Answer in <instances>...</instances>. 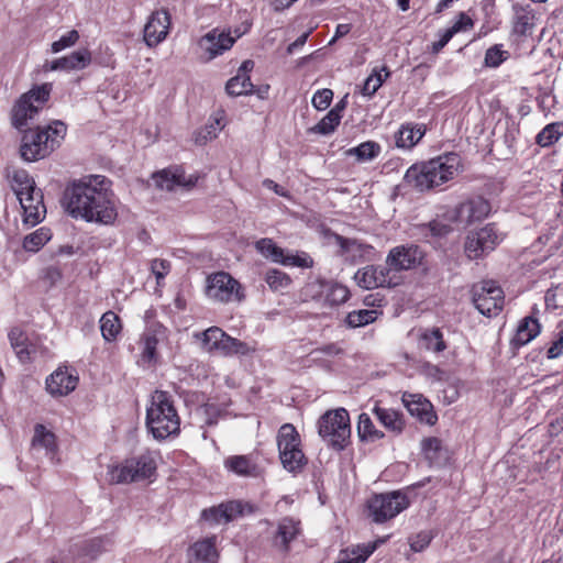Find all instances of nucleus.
Segmentation results:
<instances>
[{
  "instance_id": "6e6552de",
  "label": "nucleus",
  "mask_w": 563,
  "mask_h": 563,
  "mask_svg": "<svg viewBox=\"0 0 563 563\" xmlns=\"http://www.w3.org/2000/svg\"><path fill=\"white\" fill-rule=\"evenodd\" d=\"M409 504L408 496L400 490L376 494L367 500L368 516L373 521L383 523L396 517Z\"/></svg>"
},
{
  "instance_id": "412c9836",
  "label": "nucleus",
  "mask_w": 563,
  "mask_h": 563,
  "mask_svg": "<svg viewBox=\"0 0 563 563\" xmlns=\"http://www.w3.org/2000/svg\"><path fill=\"white\" fill-rule=\"evenodd\" d=\"M244 505L238 500H231L220 504L219 506L203 509L201 512L202 519L213 522H229L238 516L243 515Z\"/></svg>"
},
{
  "instance_id": "58836bf2",
  "label": "nucleus",
  "mask_w": 563,
  "mask_h": 563,
  "mask_svg": "<svg viewBox=\"0 0 563 563\" xmlns=\"http://www.w3.org/2000/svg\"><path fill=\"white\" fill-rule=\"evenodd\" d=\"M225 332L218 327H211L200 334H196L201 339L202 349L209 353H214L219 347Z\"/></svg>"
},
{
  "instance_id": "4c0bfd02",
  "label": "nucleus",
  "mask_w": 563,
  "mask_h": 563,
  "mask_svg": "<svg viewBox=\"0 0 563 563\" xmlns=\"http://www.w3.org/2000/svg\"><path fill=\"white\" fill-rule=\"evenodd\" d=\"M380 153V145L374 141H366L356 147L346 151L349 156H355L358 162H367L376 158Z\"/></svg>"
},
{
  "instance_id": "1a4fd4ad",
  "label": "nucleus",
  "mask_w": 563,
  "mask_h": 563,
  "mask_svg": "<svg viewBox=\"0 0 563 563\" xmlns=\"http://www.w3.org/2000/svg\"><path fill=\"white\" fill-rule=\"evenodd\" d=\"M472 301L476 309L486 317L497 316L505 301L501 287L494 280H482L472 286Z\"/></svg>"
},
{
  "instance_id": "de8ad7c7",
  "label": "nucleus",
  "mask_w": 563,
  "mask_h": 563,
  "mask_svg": "<svg viewBox=\"0 0 563 563\" xmlns=\"http://www.w3.org/2000/svg\"><path fill=\"white\" fill-rule=\"evenodd\" d=\"M32 443L34 446H42L48 451H53L56 446L54 433L47 431L42 424H37L35 427V434Z\"/></svg>"
},
{
  "instance_id": "09e8293b",
  "label": "nucleus",
  "mask_w": 563,
  "mask_h": 563,
  "mask_svg": "<svg viewBox=\"0 0 563 563\" xmlns=\"http://www.w3.org/2000/svg\"><path fill=\"white\" fill-rule=\"evenodd\" d=\"M349 289L345 286L338 283L330 284L325 294V300L333 306L344 303L349 299Z\"/></svg>"
},
{
  "instance_id": "39448f33",
  "label": "nucleus",
  "mask_w": 563,
  "mask_h": 563,
  "mask_svg": "<svg viewBox=\"0 0 563 563\" xmlns=\"http://www.w3.org/2000/svg\"><path fill=\"white\" fill-rule=\"evenodd\" d=\"M318 433L324 442L336 451L344 450L351 438V424L347 410L338 408L328 410L318 420Z\"/></svg>"
},
{
  "instance_id": "f8f14e48",
  "label": "nucleus",
  "mask_w": 563,
  "mask_h": 563,
  "mask_svg": "<svg viewBox=\"0 0 563 563\" xmlns=\"http://www.w3.org/2000/svg\"><path fill=\"white\" fill-rule=\"evenodd\" d=\"M240 284L228 273L218 272L207 279L206 295L219 302H229L239 297Z\"/></svg>"
},
{
  "instance_id": "680f3d73",
  "label": "nucleus",
  "mask_w": 563,
  "mask_h": 563,
  "mask_svg": "<svg viewBox=\"0 0 563 563\" xmlns=\"http://www.w3.org/2000/svg\"><path fill=\"white\" fill-rule=\"evenodd\" d=\"M472 26H473L472 19L467 14H465L464 12H461L459 14L457 21L448 30L450 32H452V34L454 35L457 32L463 31V30H468Z\"/></svg>"
},
{
  "instance_id": "20e7f679",
  "label": "nucleus",
  "mask_w": 563,
  "mask_h": 563,
  "mask_svg": "<svg viewBox=\"0 0 563 563\" xmlns=\"http://www.w3.org/2000/svg\"><path fill=\"white\" fill-rule=\"evenodd\" d=\"M146 426L153 437L164 440L179 431L180 420L167 391L155 390L146 412Z\"/></svg>"
},
{
  "instance_id": "6ab92c4d",
  "label": "nucleus",
  "mask_w": 563,
  "mask_h": 563,
  "mask_svg": "<svg viewBox=\"0 0 563 563\" xmlns=\"http://www.w3.org/2000/svg\"><path fill=\"white\" fill-rule=\"evenodd\" d=\"M301 532L300 521L291 517H284L277 523V529L272 538L275 549L282 553H288L290 543Z\"/></svg>"
},
{
  "instance_id": "e433bc0d",
  "label": "nucleus",
  "mask_w": 563,
  "mask_h": 563,
  "mask_svg": "<svg viewBox=\"0 0 563 563\" xmlns=\"http://www.w3.org/2000/svg\"><path fill=\"white\" fill-rule=\"evenodd\" d=\"M51 240L49 229L40 228L23 239L22 246L26 252L36 253Z\"/></svg>"
},
{
  "instance_id": "423d86ee",
  "label": "nucleus",
  "mask_w": 563,
  "mask_h": 563,
  "mask_svg": "<svg viewBox=\"0 0 563 563\" xmlns=\"http://www.w3.org/2000/svg\"><path fill=\"white\" fill-rule=\"evenodd\" d=\"M156 461L151 453H143L126 459L110 471L111 481L117 484H128L141 481H153L156 475Z\"/></svg>"
},
{
  "instance_id": "72a5a7b5",
  "label": "nucleus",
  "mask_w": 563,
  "mask_h": 563,
  "mask_svg": "<svg viewBox=\"0 0 563 563\" xmlns=\"http://www.w3.org/2000/svg\"><path fill=\"white\" fill-rule=\"evenodd\" d=\"M419 344L421 347L435 353H440L446 349L442 332L438 328L426 330L420 335Z\"/></svg>"
},
{
  "instance_id": "0e129e2a",
  "label": "nucleus",
  "mask_w": 563,
  "mask_h": 563,
  "mask_svg": "<svg viewBox=\"0 0 563 563\" xmlns=\"http://www.w3.org/2000/svg\"><path fill=\"white\" fill-rule=\"evenodd\" d=\"M563 353V335L559 333L552 345L548 349V358H556Z\"/></svg>"
},
{
  "instance_id": "0eeeda50",
  "label": "nucleus",
  "mask_w": 563,
  "mask_h": 563,
  "mask_svg": "<svg viewBox=\"0 0 563 563\" xmlns=\"http://www.w3.org/2000/svg\"><path fill=\"white\" fill-rule=\"evenodd\" d=\"M277 445L280 462L288 472H300L307 464V459L300 449L299 433L292 424L285 423L280 427Z\"/></svg>"
},
{
  "instance_id": "a19ab883",
  "label": "nucleus",
  "mask_w": 563,
  "mask_h": 563,
  "mask_svg": "<svg viewBox=\"0 0 563 563\" xmlns=\"http://www.w3.org/2000/svg\"><path fill=\"white\" fill-rule=\"evenodd\" d=\"M11 187L15 195H22L36 188L35 181L24 169H14L11 174Z\"/></svg>"
},
{
  "instance_id": "338daca9",
  "label": "nucleus",
  "mask_w": 563,
  "mask_h": 563,
  "mask_svg": "<svg viewBox=\"0 0 563 563\" xmlns=\"http://www.w3.org/2000/svg\"><path fill=\"white\" fill-rule=\"evenodd\" d=\"M342 352H343V350L336 343L325 344L314 351V353H322V354L330 355V356L339 355Z\"/></svg>"
},
{
  "instance_id": "e2e57ef3",
  "label": "nucleus",
  "mask_w": 563,
  "mask_h": 563,
  "mask_svg": "<svg viewBox=\"0 0 563 563\" xmlns=\"http://www.w3.org/2000/svg\"><path fill=\"white\" fill-rule=\"evenodd\" d=\"M428 228L433 236H442L451 232V227L438 221L433 220L428 224Z\"/></svg>"
},
{
  "instance_id": "a18cd8bd",
  "label": "nucleus",
  "mask_w": 563,
  "mask_h": 563,
  "mask_svg": "<svg viewBox=\"0 0 563 563\" xmlns=\"http://www.w3.org/2000/svg\"><path fill=\"white\" fill-rule=\"evenodd\" d=\"M255 247L256 250L264 256L266 257H271L272 261L276 262V263H280L283 256H284V251L283 249H280L279 246H277L273 240L271 239H261L260 241L256 242L255 244Z\"/></svg>"
},
{
  "instance_id": "9b49d317",
  "label": "nucleus",
  "mask_w": 563,
  "mask_h": 563,
  "mask_svg": "<svg viewBox=\"0 0 563 563\" xmlns=\"http://www.w3.org/2000/svg\"><path fill=\"white\" fill-rule=\"evenodd\" d=\"M424 257L422 250L416 244L398 245L393 247L387 257L386 265L394 272L409 271L418 267Z\"/></svg>"
},
{
  "instance_id": "5fc2aeb1",
  "label": "nucleus",
  "mask_w": 563,
  "mask_h": 563,
  "mask_svg": "<svg viewBox=\"0 0 563 563\" xmlns=\"http://www.w3.org/2000/svg\"><path fill=\"white\" fill-rule=\"evenodd\" d=\"M507 52L501 51L499 46L489 47L485 54V64L489 67H497L506 59Z\"/></svg>"
},
{
  "instance_id": "aec40b11",
  "label": "nucleus",
  "mask_w": 563,
  "mask_h": 563,
  "mask_svg": "<svg viewBox=\"0 0 563 563\" xmlns=\"http://www.w3.org/2000/svg\"><path fill=\"white\" fill-rule=\"evenodd\" d=\"M402 402L410 415L417 417L420 422L428 426L435 424L438 417L433 411V406L422 395L405 393Z\"/></svg>"
},
{
  "instance_id": "473e14b6",
  "label": "nucleus",
  "mask_w": 563,
  "mask_h": 563,
  "mask_svg": "<svg viewBox=\"0 0 563 563\" xmlns=\"http://www.w3.org/2000/svg\"><path fill=\"white\" fill-rule=\"evenodd\" d=\"M122 329L119 316L113 311H107L100 319V330L106 341H112Z\"/></svg>"
},
{
  "instance_id": "bf43d9fd",
  "label": "nucleus",
  "mask_w": 563,
  "mask_h": 563,
  "mask_svg": "<svg viewBox=\"0 0 563 563\" xmlns=\"http://www.w3.org/2000/svg\"><path fill=\"white\" fill-rule=\"evenodd\" d=\"M170 269V263L167 260L155 258L151 262V271L157 279V284L163 279Z\"/></svg>"
},
{
  "instance_id": "f3484780",
  "label": "nucleus",
  "mask_w": 563,
  "mask_h": 563,
  "mask_svg": "<svg viewBox=\"0 0 563 563\" xmlns=\"http://www.w3.org/2000/svg\"><path fill=\"white\" fill-rule=\"evenodd\" d=\"M169 27V12L166 9L154 11L144 26V41L146 45L154 47L163 42L168 35Z\"/></svg>"
},
{
  "instance_id": "bb28decb",
  "label": "nucleus",
  "mask_w": 563,
  "mask_h": 563,
  "mask_svg": "<svg viewBox=\"0 0 563 563\" xmlns=\"http://www.w3.org/2000/svg\"><path fill=\"white\" fill-rule=\"evenodd\" d=\"M424 132L420 124H402L396 133V145L401 148H411L421 140Z\"/></svg>"
},
{
  "instance_id": "13d9d810",
  "label": "nucleus",
  "mask_w": 563,
  "mask_h": 563,
  "mask_svg": "<svg viewBox=\"0 0 563 563\" xmlns=\"http://www.w3.org/2000/svg\"><path fill=\"white\" fill-rule=\"evenodd\" d=\"M280 264L283 265H290V266H297V267H303L309 268L312 266L313 261L310 256H299V255H284Z\"/></svg>"
},
{
  "instance_id": "c85d7f7f",
  "label": "nucleus",
  "mask_w": 563,
  "mask_h": 563,
  "mask_svg": "<svg viewBox=\"0 0 563 563\" xmlns=\"http://www.w3.org/2000/svg\"><path fill=\"white\" fill-rule=\"evenodd\" d=\"M514 32L518 35L527 36L530 35L534 26L533 20L534 14L529 7L514 5Z\"/></svg>"
},
{
  "instance_id": "dca6fc26",
  "label": "nucleus",
  "mask_w": 563,
  "mask_h": 563,
  "mask_svg": "<svg viewBox=\"0 0 563 563\" xmlns=\"http://www.w3.org/2000/svg\"><path fill=\"white\" fill-rule=\"evenodd\" d=\"M490 212V205L482 197H476L460 203L450 218L464 225H470L475 221H481Z\"/></svg>"
},
{
  "instance_id": "4d7b16f0",
  "label": "nucleus",
  "mask_w": 563,
  "mask_h": 563,
  "mask_svg": "<svg viewBox=\"0 0 563 563\" xmlns=\"http://www.w3.org/2000/svg\"><path fill=\"white\" fill-rule=\"evenodd\" d=\"M432 536L430 532L421 531L415 537L410 538L409 543L413 552H421L430 544Z\"/></svg>"
},
{
  "instance_id": "052dcab7",
  "label": "nucleus",
  "mask_w": 563,
  "mask_h": 563,
  "mask_svg": "<svg viewBox=\"0 0 563 563\" xmlns=\"http://www.w3.org/2000/svg\"><path fill=\"white\" fill-rule=\"evenodd\" d=\"M382 84H383V79H382L380 75H372L365 80L363 88H362V93L364 96L371 97L378 90V88L382 86Z\"/></svg>"
},
{
  "instance_id": "7ed1b4c3",
  "label": "nucleus",
  "mask_w": 563,
  "mask_h": 563,
  "mask_svg": "<svg viewBox=\"0 0 563 563\" xmlns=\"http://www.w3.org/2000/svg\"><path fill=\"white\" fill-rule=\"evenodd\" d=\"M462 168L456 153H446L421 164L412 165L405 174V181L419 191L432 190L454 179Z\"/></svg>"
},
{
  "instance_id": "f03ea898",
  "label": "nucleus",
  "mask_w": 563,
  "mask_h": 563,
  "mask_svg": "<svg viewBox=\"0 0 563 563\" xmlns=\"http://www.w3.org/2000/svg\"><path fill=\"white\" fill-rule=\"evenodd\" d=\"M110 184L103 176H93L89 183H73L66 187L62 205L73 218L111 224L117 219L118 211Z\"/></svg>"
},
{
  "instance_id": "8fccbe9b",
  "label": "nucleus",
  "mask_w": 563,
  "mask_h": 563,
  "mask_svg": "<svg viewBox=\"0 0 563 563\" xmlns=\"http://www.w3.org/2000/svg\"><path fill=\"white\" fill-rule=\"evenodd\" d=\"M422 452L430 463L438 462L442 450L441 440L438 438H426L421 442Z\"/></svg>"
},
{
  "instance_id": "49530a36",
  "label": "nucleus",
  "mask_w": 563,
  "mask_h": 563,
  "mask_svg": "<svg viewBox=\"0 0 563 563\" xmlns=\"http://www.w3.org/2000/svg\"><path fill=\"white\" fill-rule=\"evenodd\" d=\"M341 118V114H338L334 111H329L327 115L311 129V131L322 135L330 134L334 132L336 126L340 124Z\"/></svg>"
},
{
  "instance_id": "ea45409f",
  "label": "nucleus",
  "mask_w": 563,
  "mask_h": 563,
  "mask_svg": "<svg viewBox=\"0 0 563 563\" xmlns=\"http://www.w3.org/2000/svg\"><path fill=\"white\" fill-rule=\"evenodd\" d=\"M378 317L377 310L361 309L347 313L345 322L350 328H360L374 322Z\"/></svg>"
},
{
  "instance_id": "393cba45",
  "label": "nucleus",
  "mask_w": 563,
  "mask_h": 563,
  "mask_svg": "<svg viewBox=\"0 0 563 563\" xmlns=\"http://www.w3.org/2000/svg\"><path fill=\"white\" fill-rule=\"evenodd\" d=\"M224 466L239 476L258 477L262 468L249 455H234L224 461Z\"/></svg>"
},
{
  "instance_id": "2f4dec72",
  "label": "nucleus",
  "mask_w": 563,
  "mask_h": 563,
  "mask_svg": "<svg viewBox=\"0 0 563 563\" xmlns=\"http://www.w3.org/2000/svg\"><path fill=\"white\" fill-rule=\"evenodd\" d=\"M9 340L11 346L15 351L21 362L31 360V354L34 352V346L27 342V336L19 328H13L9 332Z\"/></svg>"
},
{
  "instance_id": "5701e85b",
  "label": "nucleus",
  "mask_w": 563,
  "mask_h": 563,
  "mask_svg": "<svg viewBox=\"0 0 563 563\" xmlns=\"http://www.w3.org/2000/svg\"><path fill=\"white\" fill-rule=\"evenodd\" d=\"M217 537H208L196 541L188 549L189 563H218L219 552L216 548Z\"/></svg>"
},
{
  "instance_id": "f257e3e1",
  "label": "nucleus",
  "mask_w": 563,
  "mask_h": 563,
  "mask_svg": "<svg viewBox=\"0 0 563 563\" xmlns=\"http://www.w3.org/2000/svg\"><path fill=\"white\" fill-rule=\"evenodd\" d=\"M52 91L51 84H43L23 93L14 103L11 111L12 125L23 131L20 145V156L25 162H36L47 157L66 134V125L55 121L44 129H27L29 122L43 109Z\"/></svg>"
},
{
  "instance_id": "4468645a",
  "label": "nucleus",
  "mask_w": 563,
  "mask_h": 563,
  "mask_svg": "<svg viewBox=\"0 0 563 563\" xmlns=\"http://www.w3.org/2000/svg\"><path fill=\"white\" fill-rule=\"evenodd\" d=\"M333 239L339 246L338 256L342 257L346 263L357 264L369 261L374 254L372 245L356 239H349L338 233L333 234Z\"/></svg>"
},
{
  "instance_id": "864d4df0",
  "label": "nucleus",
  "mask_w": 563,
  "mask_h": 563,
  "mask_svg": "<svg viewBox=\"0 0 563 563\" xmlns=\"http://www.w3.org/2000/svg\"><path fill=\"white\" fill-rule=\"evenodd\" d=\"M78 40L79 33L76 30H71L67 34L63 35L58 41L53 42L52 52L58 53L67 47H70L75 45Z\"/></svg>"
},
{
  "instance_id": "69168bd1",
  "label": "nucleus",
  "mask_w": 563,
  "mask_h": 563,
  "mask_svg": "<svg viewBox=\"0 0 563 563\" xmlns=\"http://www.w3.org/2000/svg\"><path fill=\"white\" fill-rule=\"evenodd\" d=\"M352 30V25L349 23L338 24L335 27L334 36L328 43L329 46H332L339 38L347 35Z\"/></svg>"
},
{
  "instance_id": "f704fd0d",
  "label": "nucleus",
  "mask_w": 563,
  "mask_h": 563,
  "mask_svg": "<svg viewBox=\"0 0 563 563\" xmlns=\"http://www.w3.org/2000/svg\"><path fill=\"white\" fill-rule=\"evenodd\" d=\"M254 85L249 75L238 74L228 80L225 91L229 96L238 97L253 93Z\"/></svg>"
},
{
  "instance_id": "c756f323",
  "label": "nucleus",
  "mask_w": 563,
  "mask_h": 563,
  "mask_svg": "<svg viewBox=\"0 0 563 563\" xmlns=\"http://www.w3.org/2000/svg\"><path fill=\"white\" fill-rule=\"evenodd\" d=\"M159 339L155 330H147L143 333L140 344L142 346L141 362L142 364H153L157 361V344Z\"/></svg>"
},
{
  "instance_id": "a211bd4d",
  "label": "nucleus",
  "mask_w": 563,
  "mask_h": 563,
  "mask_svg": "<svg viewBox=\"0 0 563 563\" xmlns=\"http://www.w3.org/2000/svg\"><path fill=\"white\" fill-rule=\"evenodd\" d=\"M156 187L167 191L174 190L176 187L192 188L197 183V177H186L184 170L179 166H173L153 175Z\"/></svg>"
},
{
  "instance_id": "c9c22d12",
  "label": "nucleus",
  "mask_w": 563,
  "mask_h": 563,
  "mask_svg": "<svg viewBox=\"0 0 563 563\" xmlns=\"http://www.w3.org/2000/svg\"><path fill=\"white\" fill-rule=\"evenodd\" d=\"M357 433L362 441L374 442L384 438V433L374 427V423L367 413L360 415Z\"/></svg>"
},
{
  "instance_id": "6e6d98bb",
  "label": "nucleus",
  "mask_w": 563,
  "mask_h": 563,
  "mask_svg": "<svg viewBox=\"0 0 563 563\" xmlns=\"http://www.w3.org/2000/svg\"><path fill=\"white\" fill-rule=\"evenodd\" d=\"M333 98V91L331 89L324 88L318 90L312 97V104L318 110H325Z\"/></svg>"
},
{
  "instance_id": "603ef678",
  "label": "nucleus",
  "mask_w": 563,
  "mask_h": 563,
  "mask_svg": "<svg viewBox=\"0 0 563 563\" xmlns=\"http://www.w3.org/2000/svg\"><path fill=\"white\" fill-rule=\"evenodd\" d=\"M22 209L29 208L30 206H44L43 194L38 188H33L25 194L16 195Z\"/></svg>"
},
{
  "instance_id": "9d476101",
  "label": "nucleus",
  "mask_w": 563,
  "mask_h": 563,
  "mask_svg": "<svg viewBox=\"0 0 563 563\" xmlns=\"http://www.w3.org/2000/svg\"><path fill=\"white\" fill-rule=\"evenodd\" d=\"M499 243V235L494 224L471 231L465 241L464 250L470 260H476L493 251Z\"/></svg>"
},
{
  "instance_id": "79ce46f5",
  "label": "nucleus",
  "mask_w": 563,
  "mask_h": 563,
  "mask_svg": "<svg viewBox=\"0 0 563 563\" xmlns=\"http://www.w3.org/2000/svg\"><path fill=\"white\" fill-rule=\"evenodd\" d=\"M249 351L246 343L231 338L227 333L224 338H222L219 347L214 353H219L221 355H233V354H245Z\"/></svg>"
},
{
  "instance_id": "3c124183",
  "label": "nucleus",
  "mask_w": 563,
  "mask_h": 563,
  "mask_svg": "<svg viewBox=\"0 0 563 563\" xmlns=\"http://www.w3.org/2000/svg\"><path fill=\"white\" fill-rule=\"evenodd\" d=\"M23 209V222L27 225L34 227L40 223L46 213L45 206H30Z\"/></svg>"
},
{
  "instance_id": "37998d69",
  "label": "nucleus",
  "mask_w": 563,
  "mask_h": 563,
  "mask_svg": "<svg viewBox=\"0 0 563 563\" xmlns=\"http://www.w3.org/2000/svg\"><path fill=\"white\" fill-rule=\"evenodd\" d=\"M563 133V124L551 123L548 124L538 135L537 143L541 146H549L553 144Z\"/></svg>"
},
{
  "instance_id": "c03bdc74",
  "label": "nucleus",
  "mask_w": 563,
  "mask_h": 563,
  "mask_svg": "<svg viewBox=\"0 0 563 563\" xmlns=\"http://www.w3.org/2000/svg\"><path fill=\"white\" fill-rule=\"evenodd\" d=\"M265 282L273 290L285 289L291 284L290 277L276 268H271L265 273Z\"/></svg>"
},
{
  "instance_id": "2eb2a0df",
  "label": "nucleus",
  "mask_w": 563,
  "mask_h": 563,
  "mask_svg": "<svg viewBox=\"0 0 563 563\" xmlns=\"http://www.w3.org/2000/svg\"><path fill=\"white\" fill-rule=\"evenodd\" d=\"M241 35L238 31L232 36L230 32L213 29L199 40L198 45L205 52L206 59L211 60L230 49Z\"/></svg>"
},
{
  "instance_id": "b1692460",
  "label": "nucleus",
  "mask_w": 563,
  "mask_h": 563,
  "mask_svg": "<svg viewBox=\"0 0 563 563\" xmlns=\"http://www.w3.org/2000/svg\"><path fill=\"white\" fill-rule=\"evenodd\" d=\"M77 383V376L58 368L46 379V389L53 396H66L76 388Z\"/></svg>"
},
{
  "instance_id": "cd10ccee",
  "label": "nucleus",
  "mask_w": 563,
  "mask_h": 563,
  "mask_svg": "<svg viewBox=\"0 0 563 563\" xmlns=\"http://www.w3.org/2000/svg\"><path fill=\"white\" fill-rule=\"evenodd\" d=\"M376 418L379 422L389 431L395 432L397 434L401 433L405 428V421L402 415L398 411L389 408H380L376 406L373 409Z\"/></svg>"
},
{
  "instance_id": "4be33fe9",
  "label": "nucleus",
  "mask_w": 563,
  "mask_h": 563,
  "mask_svg": "<svg viewBox=\"0 0 563 563\" xmlns=\"http://www.w3.org/2000/svg\"><path fill=\"white\" fill-rule=\"evenodd\" d=\"M91 62V54L89 51H78L71 54L57 58L53 62H46L43 65L44 71L53 70H80L87 67Z\"/></svg>"
},
{
  "instance_id": "774afa93",
  "label": "nucleus",
  "mask_w": 563,
  "mask_h": 563,
  "mask_svg": "<svg viewBox=\"0 0 563 563\" xmlns=\"http://www.w3.org/2000/svg\"><path fill=\"white\" fill-rule=\"evenodd\" d=\"M453 37L452 32L449 30H445L441 38L432 44V51L433 53L440 52Z\"/></svg>"
},
{
  "instance_id": "a878e982",
  "label": "nucleus",
  "mask_w": 563,
  "mask_h": 563,
  "mask_svg": "<svg viewBox=\"0 0 563 563\" xmlns=\"http://www.w3.org/2000/svg\"><path fill=\"white\" fill-rule=\"evenodd\" d=\"M540 323L532 317L523 318L516 331L515 336L511 339L510 344L514 349H519L533 340L540 333Z\"/></svg>"
},
{
  "instance_id": "7c9ffc66",
  "label": "nucleus",
  "mask_w": 563,
  "mask_h": 563,
  "mask_svg": "<svg viewBox=\"0 0 563 563\" xmlns=\"http://www.w3.org/2000/svg\"><path fill=\"white\" fill-rule=\"evenodd\" d=\"M376 548L377 542H373L346 549L341 552L340 558L335 563H364Z\"/></svg>"
},
{
  "instance_id": "ddd939ff",
  "label": "nucleus",
  "mask_w": 563,
  "mask_h": 563,
  "mask_svg": "<svg viewBox=\"0 0 563 563\" xmlns=\"http://www.w3.org/2000/svg\"><path fill=\"white\" fill-rule=\"evenodd\" d=\"M354 279L358 286L365 289H374L377 287L390 288L398 285L396 276L390 274V269L387 265H367L363 268H360L355 273Z\"/></svg>"
}]
</instances>
